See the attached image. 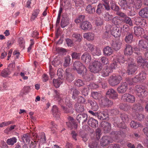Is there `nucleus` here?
Listing matches in <instances>:
<instances>
[{
  "mask_svg": "<svg viewBox=\"0 0 148 148\" xmlns=\"http://www.w3.org/2000/svg\"><path fill=\"white\" fill-rule=\"evenodd\" d=\"M88 116L86 114H80L77 116V119L79 123H83L85 122L87 119Z\"/></svg>",
  "mask_w": 148,
  "mask_h": 148,
  "instance_id": "19",
  "label": "nucleus"
},
{
  "mask_svg": "<svg viewBox=\"0 0 148 148\" xmlns=\"http://www.w3.org/2000/svg\"><path fill=\"white\" fill-rule=\"evenodd\" d=\"M81 53L76 52H73L71 54V56L73 59H79L80 58Z\"/></svg>",
  "mask_w": 148,
  "mask_h": 148,
  "instance_id": "48",
  "label": "nucleus"
},
{
  "mask_svg": "<svg viewBox=\"0 0 148 148\" xmlns=\"http://www.w3.org/2000/svg\"><path fill=\"white\" fill-rule=\"evenodd\" d=\"M86 10L87 12L90 14H93L95 12V8L90 5H89L87 6Z\"/></svg>",
  "mask_w": 148,
  "mask_h": 148,
  "instance_id": "42",
  "label": "nucleus"
},
{
  "mask_svg": "<svg viewBox=\"0 0 148 148\" xmlns=\"http://www.w3.org/2000/svg\"><path fill=\"white\" fill-rule=\"evenodd\" d=\"M109 3L106 4L103 3V4H99L97 6V8L96 10V13L99 15H100L103 12L105 8L106 10H108L110 8L108 5Z\"/></svg>",
  "mask_w": 148,
  "mask_h": 148,
  "instance_id": "8",
  "label": "nucleus"
},
{
  "mask_svg": "<svg viewBox=\"0 0 148 148\" xmlns=\"http://www.w3.org/2000/svg\"><path fill=\"white\" fill-rule=\"evenodd\" d=\"M101 126L103 128L105 133H109L111 130V124L108 122L102 121Z\"/></svg>",
  "mask_w": 148,
  "mask_h": 148,
  "instance_id": "13",
  "label": "nucleus"
},
{
  "mask_svg": "<svg viewBox=\"0 0 148 148\" xmlns=\"http://www.w3.org/2000/svg\"><path fill=\"white\" fill-rule=\"evenodd\" d=\"M139 78L141 81L143 80H144L146 77V73L144 72H142L138 75Z\"/></svg>",
  "mask_w": 148,
  "mask_h": 148,
  "instance_id": "56",
  "label": "nucleus"
},
{
  "mask_svg": "<svg viewBox=\"0 0 148 148\" xmlns=\"http://www.w3.org/2000/svg\"><path fill=\"white\" fill-rule=\"evenodd\" d=\"M121 100L124 101L133 103L135 101V97L131 94L125 93L122 96Z\"/></svg>",
  "mask_w": 148,
  "mask_h": 148,
  "instance_id": "7",
  "label": "nucleus"
},
{
  "mask_svg": "<svg viewBox=\"0 0 148 148\" xmlns=\"http://www.w3.org/2000/svg\"><path fill=\"white\" fill-rule=\"evenodd\" d=\"M89 102L92 108V110L94 111H97L98 110L99 107L96 102L94 101H90Z\"/></svg>",
  "mask_w": 148,
  "mask_h": 148,
  "instance_id": "40",
  "label": "nucleus"
},
{
  "mask_svg": "<svg viewBox=\"0 0 148 148\" xmlns=\"http://www.w3.org/2000/svg\"><path fill=\"white\" fill-rule=\"evenodd\" d=\"M120 133V132L113 131L111 132V134L112 138L116 140L119 137Z\"/></svg>",
  "mask_w": 148,
  "mask_h": 148,
  "instance_id": "41",
  "label": "nucleus"
},
{
  "mask_svg": "<svg viewBox=\"0 0 148 148\" xmlns=\"http://www.w3.org/2000/svg\"><path fill=\"white\" fill-rule=\"evenodd\" d=\"M135 90L137 95L140 97H142L146 95L147 92L143 86L137 85L135 86Z\"/></svg>",
  "mask_w": 148,
  "mask_h": 148,
  "instance_id": "6",
  "label": "nucleus"
},
{
  "mask_svg": "<svg viewBox=\"0 0 148 148\" xmlns=\"http://www.w3.org/2000/svg\"><path fill=\"white\" fill-rule=\"evenodd\" d=\"M88 124L89 126L93 128H96L98 125V121L92 118H90L88 121Z\"/></svg>",
  "mask_w": 148,
  "mask_h": 148,
  "instance_id": "27",
  "label": "nucleus"
},
{
  "mask_svg": "<svg viewBox=\"0 0 148 148\" xmlns=\"http://www.w3.org/2000/svg\"><path fill=\"white\" fill-rule=\"evenodd\" d=\"M22 139L23 142L25 143H27L30 141V137L28 134H24L22 137Z\"/></svg>",
  "mask_w": 148,
  "mask_h": 148,
  "instance_id": "47",
  "label": "nucleus"
},
{
  "mask_svg": "<svg viewBox=\"0 0 148 148\" xmlns=\"http://www.w3.org/2000/svg\"><path fill=\"white\" fill-rule=\"evenodd\" d=\"M68 119L69 121L66 123L67 125L71 129L73 128L76 129L77 128V125L74 122L73 118L69 116L68 117Z\"/></svg>",
  "mask_w": 148,
  "mask_h": 148,
  "instance_id": "18",
  "label": "nucleus"
},
{
  "mask_svg": "<svg viewBox=\"0 0 148 148\" xmlns=\"http://www.w3.org/2000/svg\"><path fill=\"white\" fill-rule=\"evenodd\" d=\"M89 88H84L82 90V94L84 96H86L88 94L89 92Z\"/></svg>",
  "mask_w": 148,
  "mask_h": 148,
  "instance_id": "63",
  "label": "nucleus"
},
{
  "mask_svg": "<svg viewBox=\"0 0 148 148\" xmlns=\"http://www.w3.org/2000/svg\"><path fill=\"white\" fill-rule=\"evenodd\" d=\"M113 140L108 136H103L100 139V144L101 146H105L112 143Z\"/></svg>",
  "mask_w": 148,
  "mask_h": 148,
  "instance_id": "10",
  "label": "nucleus"
},
{
  "mask_svg": "<svg viewBox=\"0 0 148 148\" xmlns=\"http://www.w3.org/2000/svg\"><path fill=\"white\" fill-rule=\"evenodd\" d=\"M87 49L91 52H92L95 49V46L93 44L89 43H86V44Z\"/></svg>",
  "mask_w": 148,
  "mask_h": 148,
  "instance_id": "44",
  "label": "nucleus"
},
{
  "mask_svg": "<svg viewBox=\"0 0 148 148\" xmlns=\"http://www.w3.org/2000/svg\"><path fill=\"white\" fill-rule=\"evenodd\" d=\"M75 84L77 87H80L83 86L84 83L82 80L78 79L76 81L75 83Z\"/></svg>",
  "mask_w": 148,
  "mask_h": 148,
  "instance_id": "60",
  "label": "nucleus"
},
{
  "mask_svg": "<svg viewBox=\"0 0 148 148\" xmlns=\"http://www.w3.org/2000/svg\"><path fill=\"white\" fill-rule=\"evenodd\" d=\"M53 116L57 119L60 117V113L56 106H53L52 110Z\"/></svg>",
  "mask_w": 148,
  "mask_h": 148,
  "instance_id": "24",
  "label": "nucleus"
},
{
  "mask_svg": "<svg viewBox=\"0 0 148 148\" xmlns=\"http://www.w3.org/2000/svg\"><path fill=\"white\" fill-rule=\"evenodd\" d=\"M122 79V77L119 75H112L108 79V82L110 85L112 86H115L119 83Z\"/></svg>",
  "mask_w": 148,
  "mask_h": 148,
  "instance_id": "5",
  "label": "nucleus"
},
{
  "mask_svg": "<svg viewBox=\"0 0 148 148\" xmlns=\"http://www.w3.org/2000/svg\"><path fill=\"white\" fill-rule=\"evenodd\" d=\"M127 89V85L125 82L121 83L117 88V90L119 93H124Z\"/></svg>",
  "mask_w": 148,
  "mask_h": 148,
  "instance_id": "15",
  "label": "nucleus"
},
{
  "mask_svg": "<svg viewBox=\"0 0 148 148\" xmlns=\"http://www.w3.org/2000/svg\"><path fill=\"white\" fill-rule=\"evenodd\" d=\"M72 38L76 41H78V42H80L82 38L80 34H73L72 35Z\"/></svg>",
  "mask_w": 148,
  "mask_h": 148,
  "instance_id": "46",
  "label": "nucleus"
},
{
  "mask_svg": "<svg viewBox=\"0 0 148 148\" xmlns=\"http://www.w3.org/2000/svg\"><path fill=\"white\" fill-rule=\"evenodd\" d=\"M16 141L17 139L15 137H13L8 139L6 142L8 145H12L16 142Z\"/></svg>",
  "mask_w": 148,
  "mask_h": 148,
  "instance_id": "45",
  "label": "nucleus"
},
{
  "mask_svg": "<svg viewBox=\"0 0 148 148\" xmlns=\"http://www.w3.org/2000/svg\"><path fill=\"white\" fill-rule=\"evenodd\" d=\"M103 52L105 56H107L111 55L113 50L110 47L107 46L103 49Z\"/></svg>",
  "mask_w": 148,
  "mask_h": 148,
  "instance_id": "34",
  "label": "nucleus"
},
{
  "mask_svg": "<svg viewBox=\"0 0 148 148\" xmlns=\"http://www.w3.org/2000/svg\"><path fill=\"white\" fill-rule=\"evenodd\" d=\"M109 115L108 114L107 111L100 112L99 113L98 115V119L102 120L108 119Z\"/></svg>",
  "mask_w": 148,
  "mask_h": 148,
  "instance_id": "25",
  "label": "nucleus"
},
{
  "mask_svg": "<svg viewBox=\"0 0 148 148\" xmlns=\"http://www.w3.org/2000/svg\"><path fill=\"white\" fill-rule=\"evenodd\" d=\"M106 95L110 99H116L118 98V95L116 91L114 89L110 88L108 90Z\"/></svg>",
  "mask_w": 148,
  "mask_h": 148,
  "instance_id": "9",
  "label": "nucleus"
},
{
  "mask_svg": "<svg viewBox=\"0 0 148 148\" xmlns=\"http://www.w3.org/2000/svg\"><path fill=\"white\" fill-rule=\"evenodd\" d=\"M113 71L109 68L107 67L104 69L101 72V75L103 77H106L109 75V73L112 71Z\"/></svg>",
  "mask_w": 148,
  "mask_h": 148,
  "instance_id": "31",
  "label": "nucleus"
},
{
  "mask_svg": "<svg viewBox=\"0 0 148 148\" xmlns=\"http://www.w3.org/2000/svg\"><path fill=\"white\" fill-rule=\"evenodd\" d=\"M120 117L123 122L127 121L129 120V118L128 116L125 114H121V115Z\"/></svg>",
  "mask_w": 148,
  "mask_h": 148,
  "instance_id": "57",
  "label": "nucleus"
},
{
  "mask_svg": "<svg viewBox=\"0 0 148 148\" xmlns=\"http://www.w3.org/2000/svg\"><path fill=\"white\" fill-rule=\"evenodd\" d=\"M133 36L132 33H127L125 38V41L128 43H131L133 39Z\"/></svg>",
  "mask_w": 148,
  "mask_h": 148,
  "instance_id": "38",
  "label": "nucleus"
},
{
  "mask_svg": "<svg viewBox=\"0 0 148 148\" xmlns=\"http://www.w3.org/2000/svg\"><path fill=\"white\" fill-rule=\"evenodd\" d=\"M112 21L114 25H118L120 23V20L118 17H115L112 19Z\"/></svg>",
  "mask_w": 148,
  "mask_h": 148,
  "instance_id": "55",
  "label": "nucleus"
},
{
  "mask_svg": "<svg viewBox=\"0 0 148 148\" xmlns=\"http://www.w3.org/2000/svg\"><path fill=\"white\" fill-rule=\"evenodd\" d=\"M119 107L121 109L126 111L130 108V106L127 104L122 103L120 104Z\"/></svg>",
  "mask_w": 148,
  "mask_h": 148,
  "instance_id": "53",
  "label": "nucleus"
},
{
  "mask_svg": "<svg viewBox=\"0 0 148 148\" xmlns=\"http://www.w3.org/2000/svg\"><path fill=\"white\" fill-rule=\"evenodd\" d=\"M83 37L88 40H93L94 39L95 35L92 33L88 32L84 33Z\"/></svg>",
  "mask_w": 148,
  "mask_h": 148,
  "instance_id": "29",
  "label": "nucleus"
},
{
  "mask_svg": "<svg viewBox=\"0 0 148 148\" xmlns=\"http://www.w3.org/2000/svg\"><path fill=\"white\" fill-rule=\"evenodd\" d=\"M40 10H34L32 15L31 17V20L33 21L37 17L38 14L39 13Z\"/></svg>",
  "mask_w": 148,
  "mask_h": 148,
  "instance_id": "50",
  "label": "nucleus"
},
{
  "mask_svg": "<svg viewBox=\"0 0 148 148\" xmlns=\"http://www.w3.org/2000/svg\"><path fill=\"white\" fill-rule=\"evenodd\" d=\"M138 45L140 48L146 49L148 48V43L145 40H139Z\"/></svg>",
  "mask_w": 148,
  "mask_h": 148,
  "instance_id": "33",
  "label": "nucleus"
},
{
  "mask_svg": "<svg viewBox=\"0 0 148 148\" xmlns=\"http://www.w3.org/2000/svg\"><path fill=\"white\" fill-rule=\"evenodd\" d=\"M130 125L131 127L136 128L140 126V125L134 121H132L130 123Z\"/></svg>",
  "mask_w": 148,
  "mask_h": 148,
  "instance_id": "62",
  "label": "nucleus"
},
{
  "mask_svg": "<svg viewBox=\"0 0 148 148\" xmlns=\"http://www.w3.org/2000/svg\"><path fill=\"white\" fill-rule=\"evenodd\" d=\"M142 5V1L141 0H136L135 1L133 5L131 7L136 10H138L141 7Z\"/></svg>",
  "mask_w": 148,
  "mask_h": 148,
  "instance_id": "35",
  "label": "nucleus"
},
{
  "mask_svg": "<svg viewBox=\"0 0 148 148\" xmlns=\"http://www.w3.org/2000/svg\"><path fill=\"white\" fill-rule=\"evenodd\" d=\"M134 33L137 36H141L144 33V29L141 27H134Z\"/></svg>",
  "mask_w": 148,
  "mask_h": 148,
  "instance_id": "20",
  "label": "nucleus"
},
{
  "mask_svg": "<svg viewBox=\"0 0 148 148\" xmlns=\"http://www.w3.org/2000/svg\"><path fill=\"white\" fill-rule=\"evenodd\" d=\"M134 50L135 51L134 53L138 56L137 58V62L139 65L141 66L142 65H143V63L145 61L140 55V53L139 49L138 48H134Z\"/></svg>",
  "mask_w": 148,
  "mask_h": 148,
  "instance_id": "12",
  "label": "nucleus"
},
{
  "mask_svg": "<svg viewBox=\"0 0 148 148\" xmlns=\"http://www.w3.org/2000/svg\"><path fill=\"white\" fill-rule=\"evenodd\" d=\"M113 16L112 15L110 14L109 13H106L104 16L105 20L106 21H109L113 18Z\"/></svg>",
  "mask_w": 148,
  "mask_h": 148,
  "instance_id": "58",
  "label": "nucleus"
},
{
  "mask_svg": "<svg viewBox=\"0 0 148 148\" xmlns=\"http://www.w3.org/2000/svg\"><path fill=\"white\" fill-rule=\"evenodd\" d=\"M111 25H107L106 26V31L104 33L105 36H103L104 38H106L108 36V34L110 30L111 34L114 37H117L120 36L121 32L119 28L115 27H112L111 29Z\"/></svg>",
  "mask_w": 148,
  "mask_h": 148,
  "instance_id": "1",
  "label": "nucleus"
},
{
  "mask_svg": "<svg viewBox=\"0 0 148 148\" xmlns=\"http://www.w3.org/2000/svg\"><path fill=\"white\" fill-rule=\"evenodd\" d=\"M75 108L76 111L79 113L82 112L84 110V106L78 103H76L75 104Z\"/></svg>",
  "mask_w": 148,
  "mask_h": 148,
  "instance_id": "32",
  "label": "nucleus"
},
{
  "mask_svg": "<svg viewBox=\"0 0 148 148\" xmlns=\"http://www.w3.org/2000/svg\"><path fill=\"white\" fill-rule=\"evenodd\" d=\"M122 42L121 41L119 40H116L112 45L113 48L115 50L119 49L121 47Z\"/></svg>",
  "mask_w": 148,
  "mask_h": 148,
  "instance_id": "30",
  "label": "nucleus"
},
{
  "mask_svg": "<svg viewBox=\"0 0 148 148\" xmlns=\"http://www.w3.org/2000/svg\"><path fill=\"white\" fill-rule=\"evenodd\" d=\"M101 63L97 60H95L89 66L90 70L91 72L97 73L102 69Z\"/></svg>",
  "mask_w": 148,
  "mask_h": 148,
  "instance_id": "4",
  "label": "nucleus"
},
{
  "mask_svg": "<svg viewBox=\"0 0 148 148\" xmlns=\"http://www.w3.org/2000/svg\"><path fill=\"white\" fill-rule=\"evenodd\" d=\"M98 141H95L90 143L89 144V146L90 148H97L98 145Z\"/></svg>",
  "mask_w": 148,
  "mask_h": 148,
  "instance_id": "61",
  "label": "nucleus"
},
{
  "mask_svg": "<svg viewBox=\"0 0 148 148\" xmlns=\"http://www.w3.org/2000/svg\"><path fill=\"white\" fill-rule=\"evenodd\" d=\"M119 3L120 6L123 10H126L128 8L130 9V11H132L131 7L130 5H128L127 2L126 0H121Z\"/></svg>",
  "mask_w": 148,
  "mask_h": 148,
  "instance_id": "17",
  "label": "nucleus"
},
{
  "mask_svg": "<svg viewBox=\"0 0 148 148\" xmlns=\"http://www.w3.org/2000/svg\"><path fill=\"white\" fill-rule=\"evenodd\" d=\"M70 19L67 17L63 16L61 22V27L63 28L68 25L69 24Z\"/></svg>",
  "mask_w": 148,
  "mask_h": 148,
  "instance_id": "26",
  "label": "nucleus"
},
{
  "mask_svg": "<svg viewBox=\"0 0 148 148\" xmlns=\"http://www.w3.org/2000/svg\"><path fill=\"white\" fill-rule=\"evenodd\" d=\"M123 22L125 24L132 26L133 25L131 18L129 17L126 16L123 20Z\"/></svg>",
  "mask_w": 148,
  "mask_h": 148,
  "instance_id": "43",
  "label": "nucleus"
},
{
  "mask_svg": "<svg viewBox=\"0 0 148 148\" xmlns=\"http://www.w3.org/2000/svg\"><path fill=\"white\" fill-rule=\"evenodd\" d=\"M72 69L76 70L78 74H83L84 71H86L87 70L86 67L83 65L81 62L78 61H76L74 62Z\"/></svg>",
  "mask_w": 148,
  "mask_h": 148,
  "instance_id": "2",
  "label": "nucleus"
},
{
  "mask_svg": "<svg viewBox=\"0 0 148 148\" xmlns=\"http://www.w3.org/2000/svg\"><path fill=\"white\" fill-rule=\"evenodd\" d=\"M92 25L90 23L87 21H84L80 24V28L84 30H90Z\"/></svg>",
  "mask_w": 148,
  "mask_h": 148,
  "instance_id": "14",
  "label": "nucleus"
},
{
  "mask_svg": "<svg viewBox=\"0 0 148 148\" xmlns=\"http://www.w3.org/2000/svg\"><path fill=\"white\" fill-rule=\"evenodd\" d=\"M13 65V64H10L7 69H4L2 71L0 75H1L3 77H5L9 75L12 70V69L10 68V67H12Z\"/></svg>",
  "mask_w": 148,
  "mask_h": 148,
  "instance_id": "16",
  "label": "nucleus"
},
{
  "mask_svg": "<svg viewBox=\"0 0 148 148\" xmlns=\"http://www.w3.org/2000/svg\"><path fill=\"white\" fill-rule=\"evenodd\" d=\"M133 52V49L131 46L129 45H127L124 51V53L125 54L131 55Z\"/></svg>",
  "mask_w": 148,
  "mask_h": 148,
  "instance_id": "36",
  "label": "nucleus"
},
{
  "mask_svg": "<svg viewBox=\"0 0 148 148\" xmlns=\"http://www.w3.org/2000/svg\"><path fill=\"white\" fill-rule=\"evenodd\" d=\"M81 58L84 62L87 63L90 62L91 59V55L87 52L84 53L82 56Z\"/></svg>",
  "mask_w": 148,
  "mask_h": 148,
  "instance_id": "22",
  "label": "nucleus"
},
{
  "mask_svg": "<svg viewBox=\"0 0 148 148\" xmlns=\"http://www.w3.org/2000/svg\"><path fill=\"white\" fill-rule=\"evenodd\" d=\"M139 15L144 18H148V7L141 9L138 13Z\"/></svg>",
  "mask_w": 148,
  "mask_h": 148,
  "instance_id": "23",
  "label": "nucleus"
},
{
  "mask_svg": "<svg viewBox=\"0 0 148 148\" xmlns=\"http://www.w3.org/2000/svg\"><path fill=\"white\" fill-rule=\"evenodd\" d=\"M71 89H72L73 90L72 98L73 99H75L78 96L80 92L78 90L76 89H73L71 88Z\"/></svg>",
  "mask_w": 148,
  "mask_h": 148,
  "instance_id": "51",
  "label": "nucleus"
},
{
  "mask_svg": "<svg viewBox=\"0 0 148 148\" xmlns=\"http://www.w3.org/2000/svg\"><path fill=\"white\" fill-rule=\"evenodd\" d=\"M132 112L135 114L142 112L144 111V108L139 103H136L133 105L132 108Z\"/></svg>",
  "mask_w": 148,
  "mask_h": 148,
  "instance_id": "11",
  "label": "nucleus"
},
{
  "mask_svg": "<svg viewBox=\"0 0 148 148\" xmlns=\"http://www.w3.org/2000/svg\"><path fill=\"white\" fill-rule=\"evenodd\" d=\"M64 2V8L65 10L68 9L71 6V3L70 0H66Z\"/></svg>",
  "mask_w": 148,
  "mask_h": 148,
  "instance_id": "52",
  "label": "nucleus"
},
{
  "mask_svg": "<svg viewBox=\"0 0 148 148\" xmlns=\"http://www.w3.org/2000/svg\"><path fill=\"white\" fill-rule=\"evenodd\" d=\"M134 20L135 21V23L137 25H142V21L145 23V20H142V18L139 17L135 18Z\"/></svg>",
  "mask_w": 148,
  "mask_h": 148,
  "instance_id": "49",
  "label": "nucleus"
},
{
  "mask_svg": "<svg viewBox=\"0 0 148 148\" xmlns=\"http://www.w3.org/2000/svg\"><path fill=\"white\" fill-rule=\"evenodd\" d=\"M127 62L128 64L127 73L129 75H132L137 70V66L134 63V60L132 58H128Z\"/></svg>",
  "mask_w": 148,
  "mask_h": 148,
  "instance_id": "3",
  "label": "nucleus"
},
{
  "mask_svg": "<svg viewBox=\"0 0 148 148\" xmlns=\"http://www.w3.org/2000/svg\"><path fill=\"white\" fill-rule=\"evenodd\" d=\"M53 83L54 86L56 88L59 87L60 84L62 83V82L60 79H54L53 81Z\"/></svg>",
  "mask_w": 148,
  "mask_h": 148,
  "instance_id": "54",
  "label": "nucleus"
},
{
  "mask_svg": "<svg viewBox=\"0 0 148 148\" xmlns=\"http://www.w3.org/2000/svg\"><path fill=\"white\" fill-rule=\"evenodd\" d=\"M54 92L56 94L54 99L55 100H58L59 104L61 106H63L62 105L63 104V101L61 98V95L60 94L59 92L57 90H55Z\"/></svg>",
  "mask_w": 148,
  "mask_h": 148,
  "instance_id": "28",
  "label": "nucleus"
},
{
  "mask_svg": "<svg viewBox=\"0 0 148 148\" xmlns=\"http://www.w3.org/2000/svg\"><path fill=\"white\" fill-rule=\"evenodd\" d=\"M71 58L69 56H67L64 57L63 66L65 67L69 66L71 63Z\"/></svg>",
  "mask_w": 148,
  "mask_h": 148,
  "instance_id": "39",
  "label": "nucleus"
},
{
  "mask_svg": "<svg viewBox=\"0 0 148 148\" xmlns=\"http://www.w3.org/2000/svg\"><path fill=\"white\" fill-rule=\"evenodd\" d=\"M100 104L103 106H110L113 104V102L107 98H104L101 99Z\"/></svg>",
  "mask_w": 148,
  "mask_h": 148,
  "instance_id": "21",
  "label": "nucleus"
},
{
  "mask_svg": "<svg viewBox=\"0 0 148 148\" xmlns=\"http://www.w3.org/2000/svg\"><path fill=\"white\" fill-rule=\"evenodd\" d=\"M38 141H31L29 145V148H36Z\"/></svg>",
  "mask_w": 148,
  "mask_h": 148,
  "instance_id": "64",
  "label": "nucleus"
},
{
  "mask_svg": "<svg viewBox=\"0 0 148 148\" xmlns=\"http://www.w3.org/2000/svg\"><path fill=\"white\" fill-rule=\"evenodd\" d=\"M92 96L95 99H99L102 97L101 92L100 91L93 92H92Z\"/></svg>",
  "mask_w": 148,
  "mask_h": 148,
  "instance_id": "37",
  "label": "nucleus"
},
{
  "mask_svg": "<svg viewBox=\"0 0 148 148\" xmlns=\"http://www.w3.org/2000/svg\"><path fill=\"white\" fill-rule=\"evenodd\" d=\"M69 108H66L63 106H62V107L63 111L65 113H68L71 112L72 110V108L71 106H69Z\"/></svg>",
  "mask_w": 148,
  "mask_h": 148,
  "instance_id": "59",
  "label": "nucleus"
}]
</instances>
